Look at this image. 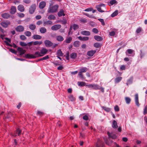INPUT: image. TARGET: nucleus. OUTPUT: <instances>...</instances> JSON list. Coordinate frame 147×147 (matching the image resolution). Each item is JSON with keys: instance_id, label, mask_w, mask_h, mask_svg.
I'll return each mask as SVG.
<instances>
[{"instance_id": "f257e3e1", "label": "nucleus", "mask_w": 147, "mask_h": 147, "mask_svg": "<svg viewBox=\"0 0 147 147\" xmlns=\"http://www.w3.org/2000/svg\"><path fill=\"white\" fill-rule=\"evenodd\" d=\"M59 6L57 5H55L52 6H50L47 11L48 13H53L56 12Z\"/></svg>"}, {"instance_id": "f03ea898", "label": "nucleus", "mask_w": 147, "mask_h": 147, "mask_svg": "<svg viewBox=\"0 0 147 147\" xmlns=\"http://www.w3.org/2000/svg\"><path fill=\"white\" fill-rule=\"evenodd\" d=\"M86 86L89 88H92L94 90H99L100 88V87L98 85L95 84L87 85Z\"/></svg>"}, {"instance_id": "7ed1b4c3", "label": "nucleus", "mask_w": 147, "mask_h": 147, "mask_svg": "<svg viewBox=\"0 0 147 147\" xmlns=\"http://www.w3.org/2000/svg\"><path fill=\"white\" fill-rule=\"evenodd\" d=\"M107 134L109 136V138L108 139V140L105 141V142L107 144L109 145V144L108 142V140H110V138H111L113 139H115L116 138L117 136L115 134L110 133L109 132H107Z\"/></svg>"}, {"instance_id": "20e7f679", "label": "nucleus", "mask_w": 147, "mask_h": 147, "mask_svg": "<svg viewBox=\"0 0 147 147\" xmlns=\"http://www.w3.org/2000/svg\"><path fill=\"white\" fill-rule=\"evenodd\" d=\"M61 27L60 24H57L52 26L51 27V29L53 31L57 30L60 29Z\"/></svg>"}, {"instance_id": "39448f33", "label": "nucleus", "mask_w": 147, "mask_h": 147, "mask_svg": "<svg viewBox=\"0 0 147 147\" xmlns=\"http://www.w3.org/2000/svg\"><path fill=\"white\" fill-rule=\"evenodd\" d=\"M10 22L9 21H6L3 22L1 23V25L4 28H7L8 26L10 25Z\"/></svg>"}, {"instance_id": "423d86ee", "label": "nucleus", "mask_w": 147, "mask_h": 147, "mask_svg": "<svg viewBox=\"0 0 147 147\" xmlns=\"http://www.w3.org/2000/svg\"><path fill=\"white\" fill-rule=\"evenodd\" d=\"M36 9V5L34 4H32L30 7L29 9V12L32 14L34 13Z\"/></svg>"}, {"instance_id": "0eeeda50", "label": "nucleus", "mask_w": 147, "mask_h": 147, "mask_svg": "<svg viewBox=\"0 0 147 147\" xmlns=\"http://www.w3.org/2000/svg\"><path fill=\"white\" fill-rule=\"evenodd\" d=\"M45 44L47 47H50L53 45V43L49 40H46L45 41Z\"/></svg>"}, {"instance_id": "6e6552de", "label": "nucleus", "mask_w": 147, "mask_h": 147, "mask_svg": "<svg viewBox=\"0 0 147 147\" xmlns=\"http://www.w3.org/2000/svg\"><path fill=\"white\" fill-rule=\"evenodd\" d=\"M16 30L17 32H22L24 31V28L23 26L20 25L16 28Z\"/></svg>"}, {"instance_id": "1a4fd4ad", "label": "nucleus", "mask_w": 147, "mask_h": 147, "mask_svg": "<svg viewBox=\"0 0 147 147\" xmlns=\"http://www.w3.org/2000/svg\"><path fill=\"white\" fill-rule=\"evenodd\" d=\"M48 52V50L45 48H43L40 50V54L43 56L46 54Z\"/></svg>"}, {"instance_id": "9d476101", "label": "nucleus", "mask_w": 147, "mask_h": 147, "mask_svg": "<svg viewBox=\"0 0 147 147\" xmlns=\"http://www.w3.org/2000/svg\"><path fill=\"white\" fill-rule=\"evenodd\" d=\"M96 52V51L95 50H91L88 51L87 53V55L88 56L92 57L93 56Z\"/></svg>"}, {"instance_id": "9b49d317", "label": "nucleus", "mask_w": 147, "mask_h": 147, "mask_svg": "<svg viewBox=\"0 0 147 147\" xmlns=\"http://www.w3.org/2000/svg\"><path fill=\"white\" fill-rule=\"evenodd\" d=\"M103 6L105 7V5L103 4H101L99 5H98L96 6V7L98 11L101 12H103L104 11L101 9V7Z\"/></svg>"}, {"instance_id": "f8f14e48", "label": "nucleus", "mask_w": 147, "mask_h": 147, "mask_svg": "<svg viewBox=\"0 0 147 147\" xmlns=\"http://www.w3.org/2000/svg\"><path fill=\"white\" fill-rule=\"evenodd\" d=\"M16 11V8L15 6H11L10 9V13L11 14H13L15 13Z\"/></svg>"}, {"instance_id": "ddd939ff", "label": "nucleus", "mask_w": 147, "mask_h": 147, "mask_svg": "<svg viewBox=\"0 0 147 147\" xmlns=\"http://www.w3.org/2000/svg\"><path fill=\"white\" fill-rule=\"evenodd\" d=\"M46 5V2L45 1H42L40 3L39 6L40 9H43L45 7Z\"/></svg>"}, {"instance_id": "4468645a", "label": "nucleus", "mask_w": 147, "mask_h": 147, "mask_svg": "<svg viewBox=\"0 0 147 147\" xmlns=\"http://www.w3.org/2000/svg\"><path fill=\"white\" fill-rule=\"evenodd\" d=\"M17 50L20 52V55L24 54L26 52L25 50H24L23 49L20 47H18Z\"/></svg>"}, {"instance_id": "2eb2a0df", "label": "nucleus", "mask_w": 147, "mask_h": 147, "mask_svg": "<svg viewBox=\"0 0 147 147\" xmlns=\"http://www.w3.org/2000/svg\"><path fill=\"white\" fill-rule=\"evenodd\" d=\"M18 10L20 12H23L24 11L25 9L24 7L22 5H18L17 7Z\"/></svg>"}, {"instance_id": "dca6fc26", "label": "nucleus", "mask_w": 147, "mask_h": 147, "mask_svg": "<svg viewBox=\"0 0 147 147\" xmlns=\"http://www.w3.org/2000/svg\"><path fill=\"white\" fill-rule=\"evenodd\" d=\"M97 147H104L103 144L102 142L99 139L98 140L96 144Z\"/></svg>"}, {"instance_id": "f3484780", "label": "nucleus", "mask_w": 147, "mask_h": 147, "mask_svg": "<svg viewBox=\"0 0 147 147\" xmlns=\"http://www.w3.org/2000/svg\"><path fill=\"white\" fill-rule=\"evenodd\" d=\"M135 101L136 105L139 107L140 104L138 101V94H136L135 95Z\"/></svg>"}, {"instance_id": "a211bd4d", "label": "nucleus", "mask_w": 147, "mask_h": 147, "mask_svg": "<svg viewBox=\"0 0 147 147\" xmlns=\"http://www.w3.org/2000/svg\"><path fill=\"white\" fill-rule=\"evenodd\" d=\"M58 15L59 17H61L62 16H64L65 14L64 13L63 10V9H61L58 12Z\"/></svg>"}, {"instance_id": "6ab92c4d", "label": "nucleus", "mask_w": 147, "mask_h": 147, "mask_svg": "<svg viewBox=\"0 0 147 147\" xmlns=\"http://www.w3.org/2000/svg\"><path fill=\"white\" fill-rule=\"evenodd\" d=\"M1 16L4 18L8 19L10 17V15L8 13H4L1 14Z\"/></svg>"}, {"instance_id": "aec40b11", "label": "nucleus", "mask_w": 147, "mask_h": 147, "mask_svg": "<svg viewBox=\"0 0 147 147\" xmlns=\"http://www.w3.org/2000/svg\"><path fill=\"white\" fill-rule=\"evenodd\" d=\"M78 38L80 40L82 41H86L89 39V37L87 36L82 37L81 36H79L78 37Z\"/></svg>"}, {"instance_id": "412c9836", "label": "nucleus", "mask_w": 147, "mask_h": 147, "mask_svg": "<svg viewBox=\"0 0 147 147\" xmlns=\"http://www.w3.org/2000/svg\"><path fill=\"white\" fill-rule=\"evenodd\" d=\"M25 57L26 58L29 59H34V55L30 54H27L25 55Z\"/></svg>"}, {"instance_id": "4be33fe9", "label": "nucleus", "mask_w": 147, "mask_h": 147, "mask_svg": "<svg viewBox=\"0 0 147 147\" xmlns=\"http://www.w3.org/2000/svg\"><path fill=\"white\" fill-rule=\"evenodd\" d=\"M21 131V130L19 128L17 129L16 130L15 133L14 134L13 136H17V134L18 136H20V135Z\"/></svg>"}, {"instance_id": "5701e85b", "label": "nucleus", "mask_w": 147, "mask_h": 147, "mask_svg": "<svg viewBox=\"0 0 147 147\" xmlns=\"http://www.w3.org/2000/svg\"><path fill=\"white\" fill-rule=\"evenodd\" d=\"M127 52H128V53L130 54H131V55H129V56H133L134 55V53H133L134 52V51L132 50L131 49H128L127 51Z\"/></svg>"}, {"instance_id": "b1692460", "label": "nucleus", "mask_w": 147, "mask_h": 147, "mask_svg": "<svg viewBox=\"0 0 147 147\" xmlns=\"http://www.w3.org/2000/svg\"><path fill=\"white\" fill-rule=\"evenodd\" d=\"M81 34L84 35L89 36L90 35V32L88 31L84 30L81 32Z\"/></svg>"}, {"instance_id": "393cba45", "label": "nucleus", "mask_w": 147, "mask_h": 147, "mask_svg": "<svg viewBox=\"0 0 147 147\" xmlns=\"http://www.w3.org/2000/svg\"><path fill=\"white\" fill-rule=\"evenodd\" d=\"M94 38L95 40L98 41H101L103 39L101 37L98 35L94 36Z\"/></svg>"}, {"instance_id": "a878e982", "label": "nucleus", "mask_w": 147, "mask_h": 147, "mask_svg": "<svg viewBox=\"0 0 147 147\" xmlns=\"http://www.w3.org/2000/svg\"><path fill=\"white\" fill-rule=\"evenodd\" d=\"M88 70V69L86 67H82L80 69L79 72L81 73H85Z\"/></svg>"}, {"instance_id": "bb28decb", "label": "nucleus", "mask_w": 147, "mask_h": 147, "mask_svg": "<svg viewBox=\"0 0 147 147\" xmlns=\"http://www.w3.org/2000/svg\"><path fill=\"white\" fill-rule=\"evenodd\" d=\"M34 57L35 59L36 57L42 56L40 54V52L37 51L35 53L34 55Z\"/></svg>"}, {"instance_id": "cd10ccee", "label": "nucleus", "mask_w": 147, "mask_h": 147, "mask_svg": "<svg viewBox=\"0 0 147 147\" xmlns=\"http://www.w3.org/2000/svg\"><path fill=\"white\" fill-rule=\"evenodd\" d=\"M112 126L113 128H117L118 127V126L116 121L115 120L113 121Z\"/></svg>"}, {"instance_id": "c85d7f7f", "label": "nucleus", "mask_w": 147, "mask_h": 147, "mask_svg": "<svg viewBox=\"0 0 147 147\" xmlns=\"http://www.w3.org/2000/svg\"><path fill=\"white\" fill-rule=\"evenodd\" d=\"M72 38L71 36H69L66 38L65 40V42L66 43H69L72 41Z\"/></svg>"}, {"instance_id": "c756f323", "label": "nucleus", "mask_w": 147, "mask_h": 147, "mask_svg": "<svg viewBox=\"0 0 147 147\" xmlns=\"http://www.w3.org/2000/svg\"><path fill=\"white\" fill-rule=\"evenodd\" d=\"M32 38L36 40H38L41 39L42 37L38 35H34L33 36Z\"/></svg>"}, {"instance_id": "7c9ffc66", "label": "nucleus", "mask_w": 147, "mask_h": 147, "mask_svg": "<svg viewBox=\"0 0 147 147\" xmlns=\"http://www.w3.org/2000/svg\"><path fill=\"white\" fill-rule=\"evenodd\" d=\"M56 38L57 40L59 41H62L64 40L63 37L60 35L57 36L56 37Z\"/></svg>"}, {"instance_id": "2f4dec72", "label": "nucleus", "mask_w": 147, "mask_h": 147, "mask_svg": "<svg viewBox=\"0 0 147 147\" xmlns=\"http://www.w3.org/2000/svg\"><path fill=\"white\" fill-rule=\"evenodd\" d=\"M40 31L42 34L45 33L47 31L46 29L44 27H41L40 29Z\"/></svg>"}, {"instance_id": "473e14b6", "label": "nucleus", "mask_w": 147, "mask_h": 147, "mask_svg": "<svg viewBox=\"0 0 147 147\" xmlns=\"http://www.w3.org/2000/svg\"><path fill=\"white\" fill-rule=\"evenodd\" d=\"M70 57L72 59H75L77 57V55L76 53H72L70 55Z\"/></svg>"}, {"instance_id": "72a5a7b5", "label": "nucleus", "mask_w": 147, "mask_h": 147, "mask_svg": "<svg viewBox=\"0 0 147 147\" xmlns=\"http://www.w3.org/2000/svg\"><path fill=\"white\" fill-rule=\"evenodd\" d=\"M80 42L78 41H75L74 43V46L76 47H77L79 46Z\"/></svg>"}, {"instance_id": "f704fd0d", "label": "nucleus", "mask_w": 147, "mask_h": 147, "mask_svg": "<svg viewBox=\"0 0 147 147\" xmlns=\"http://www.w3.org/2000/svg\"><path fill=\"white\" fill-rule=\"evenodd\" d=\"M133 79V78L132 77H130V78L127 80V83H126L127 85H128V84H131L132 82Z\"/></svg>"}, {"instance_id": "c9c22d12", "label": "nucleus", "mask_w": 147, "mask_h": 147, "mask_svg": "<svg viewBox=\"0 0 147 147\" xmlns=\"http://www.w3.org/2000/svg\"><path fill=\"white\" fill-rule=\"evenodd\" d=\"M57 54L58 56L60 57L63 56V55L61 49H59L57 51Z\"/></svg>"}, {"instance_id": "e433bc0d", "label": "nucleus", "mask_w": 147, "mask_h": 147, "mask_svg": "<svg viewBox=\"0 0 147 147\" xmlns=\"http://www.w3.org/2000/svg\"><path fill=\"white\" fill-rule=\"evenodd\" d=\"M122 79V77H119L116 78L115 80V83H118Z\"/></svg>"}, {"instance_id": "4c0bfd02", "label": "nucleus", "mask_w": 147, "mask_h": 147, "mask_svg": "<svg viewBox=\"0 0 147 147\" xmlns=\"http://www.w3.org/2000/svg\"><path fill=\"white\" fill-rule=\"evenodd\" d=\"M72 26L73 29L74 30H76L79 28V26L77 24H74Z\"/></svg>"}, {"instance_id": "58836bf2", "label": "nucleus", "mask_w": 147, "mask_h": 147, "mask_svg": "<svg viewBox=\"0 0 147 147\" xmlns=\"http://www.w3.org/2000/svg\"><path fill=\"white\" fill-rule=\"evenodd\" d=\"M29 28L31 30H34L36 28V26L35 25L31 24L29 25Z\"/></svg>"}, {"instance_id": "ea45409f", "label": "nucleus", "mask_w": 147, "mask_h": 147, "mask_svg": "<svg viewBox=\"0 0 147 147\" xmlns=\"http://www.w3.org/2000/svg\"><path fill=\"white\" fill-rule=\"evenodd\" d=\"M109 3L111 5H113V4H117V2L115 0H112L110 1Z\"/></svg>"}, {"instance_id": "a19ab883", "label": "nucleus", "mask_w": 147, "mask_h": 147, "mask_svg": "<svg viewBox=\"0 0 147 147\" xmlns=\"http://www.w3.org/2000/svg\"><path fill=\"white\" fill-rule=\"evenodd\" d=\"M125 99L126 103L127 104H129L130 103L131 100V99L130 98L128 97H126L125 98Z\"/></svg>"}, {"instance_id": "79ce46f5", "label": "nucleus", "mask_w": 147, "mask_h": 147, "mask_svg": "<svg viewBox=\"0 0 147 147\" xmlns=\"http://www.w3.org/2000/svg\"><path fill=\"white\" fill-rule=\"evenodd\" d=\"M78 84L79 86H85V83L84 82H78Z\"/></svg>"}, {"instance_id": "37998d69", "label": "nucleus", "mask_w": 147, "mask_h": 147, "mask_svg": "<svg viewBox=\"0 0 147 147\" xmlns=\"http://www.w3.org/2000/svg\"><path fill=\"white\" fill-rule=\"evenodd\" d=\"M48 19L50 20H55V17L53 15H51L49 16Z\"/></svg>"}, {"instance_id": "c03bdc74", "label": "nucleus", "mask_w": 147, "mask_h": 147, "mask_svg": "<svg viewBox=\"0 0 147 147\" xmlns=\"http://www.w3.org/2000/svg\"><path fill=\"white\" fill-rule=\"evenodd\" d=\"M44 26H45L46 25H51L52 24V22L51 21L48 20L47 21L44 22Z\"/></svg>"}, {"instance_id": "a18cd8bd", "label": "nucleus", "mask_w": 147, "mask_h": 147, "mask_svg": "<svg viewBox=\"0 0 147 147\" xmlns=\"http://www.w3.org/2000/svg\"><path fill=\"white\" fill-rule=\"evenodd\" d=\"M118 14V11L117 10L115 11L111 15V16L113 17L117 15Z\"/></svg>"}, {"instance_id": "49530a36", "label": "nucleus", "mask_w": 147, "mask_h": 147, "mask_svg": "<svg viewBox=\"0 0 147 147\" xmlns=\"http://www.w3.org/2000/svg\"><path fill=\"white\" fill-rule=\"evenodd\" d=\"M24 34L27 36H30L31 35V33L30 31H27L24 32Z\"/></svg>"}, {"instance_id": "de8ad7c7", "label": "nucleus", "mask_w": 147, "mask_h": 147, "mask_svg": "<svg viewBox=\"0 0 147 147\" xmlns=\"http://www.w3.org/2000/svg\"><path fill=\"white\" fill-rule=\"evenodd\" d=\"M69 99L71 101H73L75 100V98L72 95H70L68 96Z\"/></svg>"}, {"instance_id": "09e8293b", "label": "nucleus", "mask_w": 147, "mask_h": 147, "mask_svg": "<svg viewBox=\"0 0 147 147\" xmlns=\"http://www.w3.org/2000/svg\"><path fill=\"white\" fill-rule=\"evenodd\" d=\"M78 75L80 78L82 79H85V78L83 76L82 73L81 72H79L78 74Z\"/></svg>"}, {"instance_id": "8fccbe9b", "label": "nucleus", "mask_w": 147, "mask_h": 147, "mask_svg": "<svg viewBox=\"0 0 147 147\" xmlns=\"http://www.w3.org/2000/svg\"><path fill=\"white\" fill-rule=\"evenodd\" d=\"M94 46L96 48H98L101 47L100 44L98 43H96L94 44Z\"/></svg>"}, {"instance_id": "3c124183", "label": "nucleus", "mask_w": 147, "mask_h": 147, "mask_svg": "<svg viewBox=\"0 0 147 147\" xmlns=\"http://www.w3.org/2000/svg\"><path fill=\"white\" fill-rule=\"evenodd\" d=\"M42 41H36L33 42V44L34 45H40L42 43Z\"/></svg>"}, {"instance_id": "603ef678", "label": "nucleus", "mask_w": 147, "mask_h": 147, "mask_svg": "<svg viewBox=\"0 0 147 147\" xmlns=\"http://www.w3.org/2000/svg\"><path fill=\"white\" fill-rule=\"evenodd\" d=\"M80 21L82 22L85 23L87 22V19L86 18H82L80 19Z\"/></svg>"}, {"instance_id": "864d4df0", "label": "nucleus", "mask_w": 147, "mask_h": 147, "mask_svg": "<svg viewBox=\"0 0 147 147\" xmlns=\"http://www.w3.org/2000/svg\"><path fill=\"white\" fill-rule=\"evenodd\" d=\"M102 109L104 110L105 111L109 112L110 111V109L109 108L106 107H102Z\"/></svg>"}, {"instance_id": "5fc2aeb1", "label": "nucleus", "mask_w": 147, "mask_h": 147, "mask_svg": "<svg viewBox=\"0 0 147 147\" xmlns=\"http://www.w3.org/2000/svg\"><path fill=\"white\" fill-rule=\"evenodd\" d=\"M92 31L93 32L97 34L98 32V30L96 28H94L92 30Z\"/></svg>"}, {"instance_id": "6e6d98bb", "label": "nucleus", "mask_w": 147, "mask_h": 147, "mask_svg": "<svg viewBox=\"0 0 147 147\" xmlns=\"http://www.w3.org/2000/svg\"><path fill=\"white\" fill-rule=\"evenodd\" d=\"M20 38L22 40H24L26 38V36L24 35H22L20 36Z\"/></svg>"}, {"instance_id": "4d7b16f0", "label": "nucleus", "mask_w": 147, "mask_h": 147, "mask_svg": "<svg viewBox=\"0 0 147 147\" xmlns=\"http://www.w3.org/2000/svg\"><path fill=\"white\" fill-rule=\"evenodd\" d=\"M18 16L20 18L24 17V15L23 13H19L18 14Z\"/></svg>"}, {"instance_id": "13d9d810", "label": "nucleus", "mask_w": 147, "mask_h": 147, "mask_svg": "<svg viewBox=\"0 0 147 147\" xmlns=\"http://www.w3.org/2000/svg\"><path fill=\"white\" fill-rule=\"evenodd\" d=\"M23 1L26 4H29L31 2L30 0H23Z\"/></svg>"}, {"instance_id": "bf43d9fd", "label": "nucleus", "mask_w": 147, "mask_h": 147, "mask_svg": "<svg viewBox=\"0 0 147 147\" xmlns=\"http://www.w3.org/2000/svg\"><path fill=\"white\" fill-rule=\"evenodd\" d=\"M20 45L22 46H26L27 45L26 43L22 42H20Z\"/></svg>"}, {"instance_id": "052dcab7", "label": "nucleus", "mask_w": 147, "mask_h": 147, "mask_svg": "<svg viewBox=\"0 0 147 147\" xmlns=\"http://www.w3.org/2000/svg\"><path fill=\"white\" fill-rule=\"evenodd\" d=\"M141 28L140 27H139L137 29L136 32L138 34L140 33L141 32Z\"/></svg>"}, {"instance_id": "680f3d73", "label": "nucleus", "mask_w": 147, "mask_h": 147, "mask_svg": "<svg viewBox=\"0 0 147 147\" xmlns=\"http://www.w3.org/2000/svg\"><path fill=\"white\" fill-rule=\"evenodd\" d=\"M114 109L115 111H118L119 110V107L117 105H116Z\"/></svg>"}, {"instance_id": "e2e57ef3", "label": "nucleus", "mask_w": 147, "mask_h": 147, "mask_svg": "<svg viewBox=\"0 0 147 147\" xmlns=\"http://www.w3.org/2000/svg\"><path fill=\"white\" fill-rule=\"evenodd\" d=\"M110 35L111 36H114L115 34V32L114 31H112L109 32Z\"/></svg>"}, {"instance_id": "0e129e2a", "label": "nucleus", "mask_w": 147, "mask_h": 147, "mask_svg": "<svg viewBox=\"0 0 147 147\" xmlns=\"http://www.w3.org/2000/svg\"><path fill=\"white\" fill-rule=\"evenodd\" d=\"M147 113V106H146L144 109V114L146 115Z\"/></svg>"}, {"instance_id": "69168bd1", "label": "nucleus", "mask_w": 147, "mask_h": 147, "mask_svg": "<svg viewBox=\"0 0 147 147\" xmlns=\"http://www.w3.org/2000/svg\"><path fill=\"white\" fill-rule=\"evenodd\" d=\"M43 113L40 111H38L37 112V114L39 115H43Z\"/></svg>"}, {"instance_id": "338daca9", "label": "nucleus", "mask_w": 147, "mask_h": 147, "mask_svg": "<svg viewBox=\"0 0 147 147\" xmlns=\"http://www.w3.org/2000/svg\"><path fill=\"white\" fill-rule=\"evenodd\" d=\"M83 119L85 120H87L88 119V117L87 115H85L83 117Z\"/></svg>"}, {"instance_id": "774afa93", "label": "nucleus", "mask_w": 147, "mask_h": 147, "mask_svg": "<svg viewBox=\"0 0 147 147\" xmlns=\"http://www.w3.org/2000/svg\"><path fill=\"white\" fill-rule=\"evenodd\" d=\"M10 51L11 52L14 54H16L17 53L16 51H15L14 49H10Z\"/></svg>"}]
</instances>
